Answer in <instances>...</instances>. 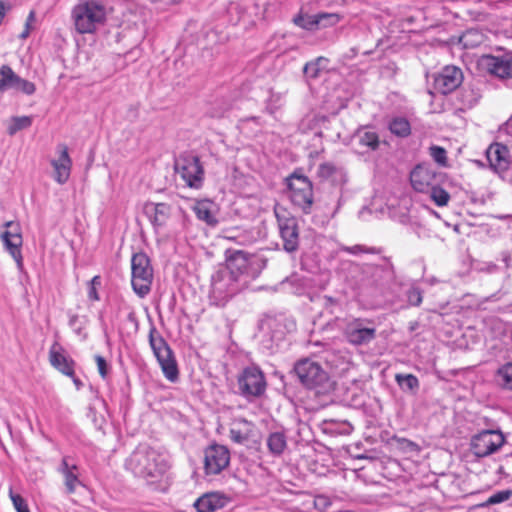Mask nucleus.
Masks as SVG:
<instances>
[{
  "instance_id": "nucleus-1",
  "label": "nucleus",
  "mask_w": 512,
  "mask_h": 512,
  "mask_svg": "<svg viewBox=\"0 0 512 512\" xmlns=\"http://www.w3.org/2000/svg\"><path fill=\"white\" fill-rule=\"evenodd\" d=\"M126 467L135 476L154 483L166 472L168 464L159 451L147 445H139L127 459Z\"/></svg>"
},
{
  "instance_id": "nucleus-2",
  "label": "nucleus",
  "mask_w": 512,
  "mask_h": 512,
  "mask_svg": "<svg viewBox=\"0 0 512 512\" xmlns=\"http://www.w3.org/2000/svg\"><path fill=\"white\" fill-rule=\"evenodd\" d=\"M108 11L101 0H80L71 11L74 28L79 34H94L107 20Z\"/></svg>"
},
{
  "instance_id": "nucleus-3",
  "label": "nucleus",
  "mask_w": 512,
  "mask_h": 512,
  "mask_svg": "<svg viewBox=\"0 0 512 512\" xmlns=\"http://www.w3.org/2000/svg\"><path fill=\"white\" fill-rule=\"evenodd\" d=\"M293 372L307 389L318 393H325L332 389L333 383L329 374L317 361L310 358L300 359L294 364Z\"/></svg>"
},
{
  "instance_id": "nucleus-4",
  "label": "nucleus",
  "mask_w": 512,
  "mask_h": 512,
  "mask_svg": "<svg viewBox=\"0 0 512 512\" xmlns=\"http://www.w3.org/2000/svg\"><path fill=\"white\" fill-rule=\"evenodd\" d=\"M132 279L134 292L141 298L151 290L153 281V269L150 260L145 253H135L131 259Z\"/></svg>"
},
{
  "instance_id": "nucleus-5",
  "label": "nucleus",
  "mask_w": 512,
  "mask_h": 512,
  "mask_svg": "<svg viewBox=\"0 0 512 512\" xmlns=\"http://www.w3.org/2000/svg\"><path fill=\"white\" fill-rule=\"evenodd\" d=\"M149 343L165 377L174 382L178 378V368L172 350L155 328L149 332Z\"/></svg>"
},
{
  "instance_id": "nucleus-6",
  "label": "nucleus",
  "mask_w": 512,
  "mask_h": 512,
  "mask_svg": "<svg viewBox=\"0 0 512 512\" xmlns=\"http://www.w3.org/2000/svg\"><path fill=\"white\" fill-rule=\"evenodd\" d=\"M240 394L247 398H257L266 391L267 382L262 370L255 365L244 368L237 378Z\"/></svg>"
},
{
  "instance_id": "nucleus-7",
  "label": "nucleus",
  "mask_w": 512,
  "mask_h": 512,
  "mask_svg": "<svg viewBox=\"0 0 512 512\" xmlns=\"http://www.w3.org/2000/svg\"><path fill=\"white\" fill-rule=\"evenodd\" d=\"M505 437L500 430H483L470 441V450L478 458L488 457L504 445Z\"/></svg>"
},
{
  "instance_id": "nucleus-8",
  "label": "nucleus",
  "mask_w": 512,
  "mask_h": 512,
  "mask_svg": "<svg viewBox=\"0 0 512 512\" xmlns=\"http://www.w3.org/2000/svg\"><path fill=\"white\" fill-rule=\"evenodd\" d=\"M175 171L185 184L194 189L203 185L204 169L196 156H181L175 161Z\"/></svg>"
},
{
  "instance_id": "nucleus-9",
  "label": "nucleus",
  "mask_w": 512,
  "mask_h": 512,
  "mask_svg": "<svg viewBox=\"0 0 512 512\" xmlns=\"http://www.w3.org/2000/svg\"><path fill=\"white\" fill-rule=\"evenodd\" d=\"M291 202L304 213H309L313 204V189L305 176L292 175L288 180Z\"/></svg>"
},
{
  "instance_id": "nucleus-10",
  "label": "nucleus",
  "mask_w": 512,
  "mask_h": 512,
  "mask_svg": "<svg viewBox=\"0 0 512 512\" xmlns=\"http://www.w3.org/2000/svg\"><path fill=\"white\" fill-rule=\"evenodd\" d=\"M259 260L253 255H249L243 251H235L227 259V268L230 277L236 280L238 277L246 275L248 277H256L258 274Z\"/></svg>"
},
{
  "instance_id": "nucleus-11",
  "label": "nucleus",
  "mask_w": 512,
  "mask_h": 512,
  "mask_svg": "<svg viewBox=\"0 0 512 512\" xmlns=\"http://www.w3.org/2000/svg\"><path fill=\"white\" fill-rule=\"evenodd\" d=\"M6 228L0 234V239L5 247V250L10 254V256L14 259L17 268L19 270L23 269V256L21 252L22 248V234L21 228L18 223H14L13 221H8L4 224Z\"/></svg>"
},
{
  "instance_id": "nucleus-12",
  "label": "nucleus",
  "mask_w": 512,
  "mask_h": 512,
  "mask_svg": "<svg viewBox=\"0 0 512 512\" xmlns=\"http://www.w3.org/2000/svg\"><path fill=\"white\" fill-rule=\"evenodd\" d=\"M230 463L229 449L220 444H212L204 451V470L207 475L221 473Z\"/></svg>"
},
{
  "instance_id": "nucleus-13",
  "label": "nucleus",
  "mask_w": 512,
  "mask_h": 512,
  "mask_svg": "<svg viewBox=\"0 0 512 512\" xmlns=\"http://www.w3.org/2000/svg\"><path fill=\"white\" fill-rule=\"evenodd\" d=\"M365 322L366 320L358 318L347 323L344 335L350 344L367 345L375 339L376 329L365 326Z\"/></svg>"
},
{
  "instance_id": "nucleus-14",
  "label": "nucleus",
  "mask_w": 512,
  "mask_h": 512,
  "mask_svg": "<svg viewBox=\"0 0 512 512\" xmlns=\"http://www.w3.org/2000/svg\"><path fill=\"white\" fill-rule=\"evenodd\" d=\"M56 157L50 160L53 167V179L60 185L67 183L72 169V159L69 156L68 147L65 144H58Z\"/></svg>"
},
{
  "instance_id": "nucleus-15",
  "label": "nucleus",
  "mask_w": 512,
  "mask_h": 512,
  "mask_svg": "<svg viewBox=\"0 0 512 512\" xmlns=\"http://www.w3.org/2000/svg\"><path fill=\"white\" fill-rule=\"evenodd\" d=\"M278 220L280 235L283 240L284 249L287 252H293L298 248V228L297 221L293 217L281 215L279 211L275 210Z\"/></svg>"
},
{
  "instance_id": "nucleus-16",
  "label": "nucleus",
  "mask_w": 512,
  "mask_h": 512,
  "mask_svg": "<svg viewBox=\"0 0 512 512\" xmlns=\"http://www.w3.org/2000/svg\"><path fill=\"white\" fill-rule=\"evenodd\" d=\"M480 65L498 78H512V56L484 55L480 59Z\"/></svg>"
},
{
  "instance_id": "nucleus-17",
  "label": "nucleus",
  "mask_w": 512,
  "mask_h": 512,
  "mask_svg": "<svg viewBox=\"0 0 512 512\" xmlns=\"http://www.w3.org/2000/svg\"><path fill=\"white\" fill-rule=\"evenodd\" d=\"M340 21V17L335 13H319L315 15L299 14L294 17L295 25L309 31L316 30L320 27L334 26Z\"/></svg>"
},
{
  "instance_id": "nucleus-18",
  "label": "nucleus",
  "mask_w": 512,
  "mask_h": 512,
  "mask_svg": "<svg viewBox=\"0 0 512 512\" xmlns=\"http://www.w3.org/2000/svg\"><path fill=\"white\" fill-rule=\"evenodd\" d=\"M438 174L429 165H417L410 174L412 187L418 192H429L438 182Z\"/></svg>"
},
{
  "instance_id": "nucleus-19",
  "label": "nucleus",
  "mask_w": 512,
  "mask_h": 512,
  "mask_svg": "<svg viewBox=\"0 0 512 512\" xmlns=\"http://www.w3.org/2000/svg\"><path fill=\"white\" fill-rule=\"evenodd\" d=\"M463 81V73L456 66H446L435 78V87L442 94H448L460 86Z\"/></svg>"
},
{
  "instance_id": "nucleus-20",
  "label": "nucleus",
  "mask_w": 512,
  "mask_h": 512,
  "mask_svg": "<svg viewBox=\"0 0 512 512\" xmlns=\"http://www.w3.org/2000/svg\"><path fill=\"white\" fill-rule=\"evenodd\" d=\"M49 361L59 372L68 377H73L75 362L64 352V349L59 344L55 343L51 346Z\"/></svg>"
},
{
  "instance_id": "nucleus-21",
  "label": "nucleus",
  "mask_w": 512,
  "mask_h": 512,
  "mask_svg": "<svg viewBox=\"0 0 512 512\" xmlns=\"http://www.w3.org/2000/svg\"><path fill=\"white\" fill-rule=\"evenodd\" d=\"M58 472L62 475L66 492L73 494L77 488L82 485L79 479V469L74 463H70L69 457L65 456L62 458L61 463L58 467Z\"/></svg>"
},
{
  "instance_id": "nucleus-22",
  "label": "nucleus",
  "mask_w": 512,
  "mask_h": 512,
  "mask_svg": "<svg viewBox=\"0 0 512 512\" xmlns=\"http://www.w3.org/2000/svg\"><path fill=\"white\" fill-rule=\"evenodd\" d=\"M487 160L496 172H504L509 167V150L500 143L491 144L486 151Z\"/></svg>"
},
{
  "instance_id": "nucleus-23",
  "label": "nucleus",
  "mask_w": 512,
  "mask_h": 512,
  "mask_svg": "<svg viewBox=\"0 0 512 512\" xmlns=\"http://www.w3.org/2000/svg\"><path fill=\"white\" fill-rule=\"evenodd\" d=\"M192 209L200 221L205 222L211 227H215L218 224L217 215L219 209L213 201L208 199L198 200Z\"/></svg>"
},
{
  "instance_id": "nucleus-24",
  "label": "nucleus",
  "mask_w": 512,
  "mask_h": 512,
  "mask_svg": "<svg viewBox=\"0 0 512 512\" xmlns=\"http://www.w3.org/2000/svg\"><path fill=\"white\" fill-rule=\"evenodd\" d=\"M317 176L322 181H329L333 185H343L347 182V174L342 167H338L330 162L319 165Z\"/></svg>"
},
{
  "instance_id": "nucleus-25",
  "label": "nucleus",
  "mask_w": 512,
  "mask_h": 512,
  "mask_svg": "<svg viewBox=\"0 0 512 512\" xmlns=\"http://www.w3.org/2000/svg\"><path fill=\"white\" fill-rule=\"evenodd\" d=\"M255 426L245 419H236L230 428V439L237 444H246L253 436Z\"/></svg>"
},
{
  "instance_id": "nucleus-26",
  "label": "nucleus",
  "mask_w": 512,
  "mask_h": 512,
  "mask_svg": "<svg viewBox=\"0 0 512 512\" xmlns=\"http://www.w3.org/2000/svg\"><path fill=\"white\" fill-rule=\"evenodd\" d=\"M146 214L155 229L164 227L171 217L172 208L166 203L149 204L145 207Z\"/></svg>"
},
{
  "instance_id": "nucleus-27",
  "label": "nucleus",
  "mask_w": 512,
  "mask_h": 512,
  "mask_svg": "<svg viewBox=\"0 0 512 512\" xmlns=\"http://www.w3.org/2000/svg\"><path fill=\"white\" fill-rule=\"evenodd\" d=\"M227 502L226 497L219 493H208L198 498L194 507L197 512H215L225 506Z\"/></svg>"
},
{
  "instance_id": "nucleus-28",
  "label": "nucleus",
  "mask_w": 512,
  "mask_h": 512,
  "mask_svg": "<svg viewBox=\"0 0 512 512\" xmlns=\"http://www.w3.org/2000/svg\"><path fill=\"white\" fill-rule=\"evenodd\" d=\"M266 445L271 455L280 456L287 448V437L282 431L271 432L266 439Z\"/></svg>"
},
{
  "instance_id": "nucleus-29",
  "label": "nucleus",
  "mask_w": 512,
  "mask_h": 512,
  "mask_svg": "<svg viewBox=\"0 0 512 512\" xmlns=\"http://www.w3.org/2000/svg\"><path fill=\"white\" fill-rule=\"evenodd\" d=\"M355 137L363 148L374 151L379 147V136L373 130L361 128L356 132Z\"/></svg>"
},
{
  "instance_id": "nucleus-30",
  "label": "nucleus",
  "mask_w": 512,
  "mask_h": 512,
  "mask_svg": "<svg viewBox=\"0 0 512 512\" xmlns=\"http://www.w3.org/2000/svg\"><path fill=\"white\" fill-rule=\"evenodd\" d=\"M18 77L11 67L3 65L0 68V94L8 90H15Z\"/></svg>"
},
{
  "instance_id": "nucleus-31",
  "label": "nucleus",
  "mask_w": 512,
  "mask_h": 512,
  "mask_svg": "<svg viewBox=\"0 0 512 512\" xmlns=\"http://www.w3.org/2000/svg\"><path fill=\"white\" fill-rule=\"evenodd\" d=\"M328 59L325 57H318L317 59L308 62L303 68L304 74L308 78L315 79L320 75V72L326 68Z\"/></svg>"
},
{
  "instance_id": "nucleus-32",
  "label": "nucleus",
  "mask_w": 512,
  "mask_h": 512,
  "mask_svg": "<svg viewBox=\"0 0 512 512\" xmlns=\"http://www.w3.org/2000/svg\"><path fill=\"white\" fill-rule=\"evenodd\" d=\"M32 124V118L30 116H17L11 119V122L7 128L9 135H14L22 129L30 127Z\"/></svg>"
},
{
  "instance_id": "nucleus-33",
  "label": "nucleus",
  "mask_w": 512,
  "mask_h": 512,
  "mask_svg": "<svg viewBox=\"0 0 512 512\" xmlns=\"http://www.w3.org/2000/svg\"><path fill=\"white\" fill-rule=\"evenodd\" d=\"M497 377L502 387L512 390V362L506 363L500 367L497 372Z\"/></svg>"
},
{
  "instance_id": "nucleus-34",
  "label": "nucleus",
  "mask_w": 512,
  "mask_h": 512,
  "mask_svg": "<svg viewBox=\"0 0 512 512\" xmlns=\"http://www.w3.org/2000/svg\"><path fill=\"white\" fill-rule=\"evenodd\" d=\"M429 192L431 199L437 206L443 207L448 204L450 195L446 190L438 186V182L433 185Z\"/></svg>"
},
{
  "instance_id": "nucleus-35",
  "label": "nucleus",
  "mask_w": 512,
  "mask_h": 512,
  "mask_svg": "<svg viewBox=\"0 0 512 512\" xmlns=\"http://www.w3.org/2000/svg\"><path fill=\"white\" fill-rule=\"evenodd\" d=\"M390 131L397 136H407L410 133V124L404 118H395L390 123Z\"/></svg>"
},
{
  "instance_id": "nucleus-36",
  "label": "nucleus",
  "mask_w": 512,
  "mask_h": 512,
  "mask_svg": "<svg viewBox=\"0 0 512 512\" xmlns=\"http://www.w3.org/2000/svg\"><path fill=\"white\" fill-rule=\"evenodd\" d=\"M395 380L399 386L409 391H413L419 387L417 377L412 374H397Z\"/></svg>"
},
{
  "instance_id": "nucleus-37",
  "label": "nucleus",
  "mask_w": 512,
  "mask_h": 512,
  "mask_svg": "<svg viewBox=\"0 0 512 512\" xmlns=\"http://www.w3.org/2000/svg\"><path fill=\"white\" fill-rule=\"evenodd\" d=\"M430 156L432 159L441 166H447V153L446 150L440 146L430 147Z\"/></svg>"
},
{
  "instance_id": "nucleus-38",
  "label": "nucleus",
  "mask_w": 512,
  "mask_h": 512,
  "mask_svg": "<svg viewBox=\"0 0 512 512\" xmlns=\"http://www.w3.org/2000/svg\"><path fill=\"white\" fill-rule=\"evenodd\" d=\"M482 35L478 33L477 31H467L463 34V36L460 38V41L463 43L465 47L469 46H476L479 43H481Z\"/></svg>"
},
{
  "instance_id": "nucleus-39",
  "label": "nucleus",
  "mask_w": 512,
  "mask_h": 512,
  "mask_svg": "<svg viewBox=\"0 0 512 512\" xmlns=\"http://www.w3.org/2000/svg\"><path fill=\"white\" fill-rule=\"evenodd\" d=\"M16 92H21L25 95H32L36 91V86L33 82H30L26 79L21 78L20 76L17 79L15 90Z\"/></svg>"
},
{
  "instance_id": "nucleus-40",
  "label": "nucleus",
  "mask_w": 512,
  "mask_h": 512,
  "mask_svg": "<svg viewBox=\"0 0 512 512\" xmlns=\"http://www.w3.org/2000/svg\"><path fill=\"white\" fill-rule=\"evenodd\" d=\"M9 496L17 512H30L25 499L21 495L15 494L12 488L9 490Z\"/></svg>"
},
{
  "instance_id": "nucleus-41",
  "label": "nucleus",
  "mask_w": 512,
  "mask_h": 512,
  "mask_svg": "<svg viewBox=\"0 0 512 512\" xmlns=\"http://www.w3.org/2000/svg\"><path fill=\"white\" fill-rule=\"evenodd\" d=\"M223 293V284L221 281L215 280L212 285V294L214 297H219L221 301H226L230 296L233 295L234 289H230Z\"/></svg>"
},
{
  "instance_id": "nucleus-42",
  "label": "nucleus",
  "mask_w": 512,
  "mask_h": 512,
  "mask_svg": "<svg viewBox=\"0 0 512 512\" xmlns=\"http://www.w3.org/2000/svg\"><path fill=\"white\" fill-rule=\"evenodd\" d=\"M511 496H512L511 490L498 491L488 498L487 503L488 504L502 503V502H505L508 499H510Z\"/></svg>"
},
{
  "instance_id": "nucleus-43",
  "label": "nucleus",
  "mask_w": 512,
  "mask_h": 512,
  "mask_svg": "<svg viewBox=\"0 0 512 512\" xmlns=\"http://www.w3.org/2000/svg\"><path fill=\"white\" fill-rule=\"evenodd\" d=\"M408 302L413 306H419L422 303V293L418 288H411L407 292Z\"/></svg>"
},
{
  "instance_id": "nucleus-44",
  "label": "nucleus",
  "mask_w": 512,
  "mask_h": 512,
  "mask_svg": "<svg viewBox=\"0 0 512 512\" xmlns=\"http://www.w3.org/2000/svg\"><path fill=\"white\" fill-rule=\"evenodd\" d=\"M343 251H346L350 254H360V253H376V249L375 248H369V247H366V246H363V245H355V246H351V247H343L342 248Z\"/></svg>"
},
{
  "instance_id": "nucleus-45",
  "label": "nucleus",
  "mask_w": 512,
  "mask_h": 512,
  "mask_svg": "<svg viewBox=\"0 0 512 512\" xmlns=\"http://www.w3.org/2000/svg\"><path fill=\"white\" fill-rule=\"evenodd\" d=\"M95 362L97 365L98 372L100 376L105 379L108 375V364L104 357L100 355L95 356Z\"/></svg>"
},
{
  "instance_id": "nucleus-46",
  "label": "nucleus",
  "mask_w": 512,
  "mask_h": 512,
  "mask_svg": "<svg viewBox=\"0 0 512 512\" xmlns=\"http://www.w3.org/2000/svg\"><path fill=\"white\" fill-rule=\"evenodd\" d=\"M315 507L319 509H326L330 503L328 502V499L325 496H318L315 498L314 501Z\"/></svg>"
},
{
  "instance_id": "nucleus-47",
  "label": "nucleus",
  "mask_w": 512,
  "mask_h": 512,
  "mask_svg": "<svg viewBox=\"0 0 512 512\" xmlns=\"http://www.w3.org/2000/svg\"><path fill=\"white\" fill-rule=\"evenodd\" d=\"M35 21V13L31 11L26 19L25 28L28 30L32 29V23Z\"/></svg>"
},
{
  "instance_id": "nucleus-48",
  "label": "nucleus",
  "mask_w": 512,
  "mask_h": 512,
  "mask_svg": "<svg viewBox=\"0 0 512 512\" xmlns=\"http://www.w3.org/2000/svg\"><path fill=\"white\" fill-rule=\"evenodd\" d=\"M88 297H89L90 300L98 301L99 300V295H98V292H97V288L89 287Z\"/></svg>"
},
{
  "instance_id": "nucleus-49",
  "label": "nucleus",
  "mask_w": 512,
  "mask_h": 512,
  "mask_svg": "<svg viewBox=\"0 0 512 512\" xmlns=\"http://www.w3.org/2000/svg\"><path fill=\"white\" fill-rule=\"evenodd\" d=\"M274 98H275V101L280 100V96L279 95H271V97L269 99V103L267 105V110L269 111V113H274V111L277 109L276 106H272L271 105V102L274 101Z\"/></svg>"
},
{
  "instance_id": "nucleus-50",
  "label": "nucleus",
  "mask_w": 512,
  "mask_h": 512,
  "mask_svg": "<svg viewBox=\"0 0 512 512\" xmlns=\"http://www.w3.org/2000/svg\"><path fill=\"white\" fill-rule=\"evenodd\" d=\"M101 284V279H100V276H94L90 283H89V287H95L97 288V286H99Z\"/></svg>"
},
{
  "instance_id": "nucleus-51",
  "label": "nucleus",
  "mask_w": 512,
  "mask_h": 512,
  "mask_svg": "<svg viewBox=\"0 0 512 512\" xmlns=\"http://www.w3.org/2000/svg\"><path fill=\"white\" fill-rule=\"evenodd\" d=\"M127 319L132 322L135 326H137V318L134 312H130L127 316Z\"/></svg>"
},
{
  "instance_id": "nucleus-52",
  "label": "nucleus",
  "mask_w": 512,
  "mask_h": 512,
  "mask_svg": "<svg viewBox=\"0 0 512 512\" xmlns=\"http://www.w3.org/2000/svg\"><path fill=\"white\" fill-rule=\"evenodd\" d=\"M72 380H73V383L75 384L76 388L79 390L81 387H82V382L80 381V379H78L75 374L73 375V377H71Z\"/></svg>"
},
{
  "instance_id": "nucleus-53",
  "label": "nucleus",
  "mask_w": 512,
  "mask_h": 512,
  "mask_svg": "<svg viewBox=\"0 0 512 512\" xmlns=\"http://www.w3.org/2000/svg\"><path fill=\"white\" fill-rule=\"evenodd\" d=\"M30 31H31V30H28V29H26V28H25V29L22 31V33L20 34V38H22V39H26V38L29 36Z\"/></svg>"
},
{
  "instance_id": "nucleus-54",
  "label": "nucleus",
  "mask_w": 512,
  "mask_h": 512,
  "mask_svg": "<svg viewBox=\"0 0 512 512\" xmlns=\"http://www.w3.org/2000/svg\"><path fill=\"white\" fill-rule=\"evenodd\" d=\"M173 2H176L177 0H172Z\"/></svg>"
}]
</instances>
